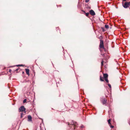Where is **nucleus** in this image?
Instances as JSON below:
<instances>
[{"mask_svg":"<svg viewBox=\"0 0 130 130\" xmlns=\"http://www.w3.org/2000/svg\"><path fill=\"white\" fill-rule=\"evenodd\" d=\"M105 80L106 82L107 83L108 82V79L107 78H106L105 79Z\"/></svg>","mask_w":130,"mask_h":130,"instance_id":"obj_13","label":"nucleus"},{"mask_svg":"<svg viewBox=\"0 0 130 130\" xmlns=\"http://www.w3.org/2000/svg\"><path fill=\"white\" fill-rule=\"evenodd\" d=\"M130 5V2H125L124 4H123V7L125 8H127Z\"/></svg>","mask_w":130,"mask_h":130,"instance_id":"obj_2","label":"nucleus"},{"mask_svg":"<svg viewBox=\"0 0 130 130\" xmlns=\"http://www.w3.org/2000/svg\"><path fill=\"white\" fill-rule=\"evenodd\" d=\"M18 69H17L16 70H15V71H18Z\"/></svg>","mask_w":130,"mask_h":130,"instance_id":"obj_24","label":"nucleus"},{"mask_svg":"<svg viewBox=\"0 0 130 130\" xmlns=\"http://www.w3.org/2000/svg\"><path fill=\"white\" fill-rule=\"evenodd\" d=\"M28 121H32V118L31 116L30 115H28Z\"/></svg>","mask_w":130,"mask_h":130,"instance_id":"obj_5","label":"nucleus"},{"mask_svg":"<svg viewBox=\"0 0 130 130\" xmlns=\"http://www.w3.org/2000/svg\"><path fill=\"white\" fill-rule=\"evenodd\" d=\"M25 70L26 72V74L27 75H28V76H29V70L28 69H25Z\"/></svg>","mask_w":130,"mask_h":130,"instance_id":"obj_6","label":"nucleus"},{"mask_svg":"<svg viewBox=\"0 0 130 130\" xmlns=\"http://www.w3.org/2000/svg\"><path fill=\"white\" fill-rule=\"evenodd\" d=\"M68 123V125H69L70 124H69V123Z\"/></svg>","mask_w":130,"mask_h":130,"instance_id":"obj_26","label":"nucleus"},{"mask_svg":"<svg viewBox=\"0 0 130 130\" xmlns=\"http://www.w3.org/2000/svg\"><path fill=\"white\" fill-rule=\"evenodd\" d=\"M82 11L84 13H85V11H84V10H82Z\"/></svg>","mask_w":130,"mask_h":130,"instance_id":"obj_23","label":"nucleus"},{"mask_svg":"<svg viewBox=\"0 0 130 130\" xmlns=\"http://www.w3.org/2000/svg\"><path fill=\"white\" fill-rule=\"evenodd\" d=\"M107 100L105 99H103L102 100V102L103 104H105L106 103Z\"/></svg>","mask_w":130,"mask_h":130,"instance_id":"obj_8","label":"nucleus"},{"mask_svg":"<svg viewBox=\"0 0 130 130\" xmlns=\"http://www.w3.org/2000/svg\"><path fill=\"white\" fill-rule=\"evenodd\" d=\"M89 12L90 14L92 15H94L95 14L94 12L92 10H90Z\"/></svg>","mask_w":130,"mask_h":130,"instance_id":"obj_4","label":"nucleus"},{"mask_svg":"<svg viewBox=\"0 0 130 130\" xmlns=\"http://www.w3.org/2000/svg\"><path fill=\"white\" fill-rule=\"evenodd\" d=\"M100 80L102 81H104V80L103 79V77H102V76H100Z\"/></svg>","mask_w":130,"mask_h":130,"instance_id":"obj_10","label":"nucleus"},{"mask_svg":"<svg viewBox=\"0 0 130 130\" xmlns=\"http://www.w3.org/2000/svg\"><path fill=\"white\" fill-rule=\"evenodd\" d=\"M100 47L101 48H104L103 45V41L102 40H100Z\"/></svg>","mask_w":130,"mask_h":130,"instance_id":"obj_3","label":"nucleus"},{"mask_svg":"<svg viewBox=\"0 0 130 130\" xmlns=\"http://www.w3.org/2000/svg\"><path fill=\"white\" fill-rule=\"evenodd\" d=\"M26 101V99H25L24 100H23V103H25Z\"/></svg>","mask_w":130,"mask_h":130,"instance_id":"obj_15","label":"nucleus"},{"mask_svg":"<svg viewBox=\"0 0 130 130\" xmlns=\"http://www.w3.org/2000/svg\"><path fill=\"white\" fill-rule=\"evenodd\" d=\"M89 14V13L88 12H87V13H86V15L87 16H88Z\"/></svg>","mask_w":130,"mask_h":130,"instance_id":"obj_14","label":"nucleus"},{"mask_svg":"<svg viewBox=\"0 0 130 130\" xmlns=\"http://www.w3.org/2000/svg\"><path fill=\"white\" fill-rule=\"evenodd\" d=\"M108 85L110 88H111V85L110 84H108Z\"/></svg>","mask_w":130,"mask_h":130,"instance_id":"obj_17","label":"nucleus"},{"mask_svg":"<svg viewBox=\"0 0 130 130\" xmlns=\"http://www.w3.org/2000/svg\"><path fill=\"white\" fill-rule=\"evenodd\" d=\"M89 0H86V1H85V2H88L89 1Z\"/></svg>","mask_w":130,"mask_h":130,"instance_id":"obj_19","label":"nucleus"},{"mask_svg":"<svg viewBox=\"0 0 130 130\" xmlns=\"http://www.w3.org/2000/svg\"><path fill=\"white\" fill-rule=\"evenodd\" d=\"M103 60L101 62V65L102 66L103 65Z\"/></svg>","mask_w":130,"mask_h":130,"instance_id":"obj_16","label":"nucleus"},{"mask_svg":"<svg viewBox=\"0 0 130 130\" xmlns=\"http://www.w3.org/2000/svg\"><path fill=\"white\" fill-rule=\"evenodd\" d=\"M77 124V123L76 122H73V123L71 124V125L73 126L74 127H75L76 126Z\"/></svg>","mask_w":130,"mask_h":130,"instance_id":"obj_7","label":"nucleus"},{"mask_svg":"<svg viewBox=\"0 0 130 130\" xmlns=\"http://www.w3.org/2000/svg\"><path fill=\"white\" fill-rule=\"evenodd\" d=\"M26 109L23 106H21L19 109V111L24 112H22L21 113V117L22 118L23 116L25 115L26 112L25 111Z\"/></svg>","mask_w":130,"mask_h":130,"instance_id":"obj_1","label":"nucleus"},{"mask_svg":"<svg viewBox=\"0 0 130 130\" xmlns=\"http://www.w3.org/2000/svg\"><path fill=\"white\" fill-rule=\"evenodd\" d=\"M126 1V0H123V1Z\"/></svg>","mask_w":130,"mask_h":130,"instance_id":"obj_25","label":"nucleus"},{"mask_svg":"<svg viewBox=\"0 0 130 130\" xmlns=\"http://www.w3.org/2000/svg\"><path fill=\"white\" fill-rule=\"evenodd\" d=\"M17 66H22V65H17Z\"/></svg>","mask_w":130,"mask_h":130,"instance_id":"obj_22","label":"nucleus"},{"mask_svg":"<svg viewBox=\"0 0 130 130\" xmlns=\"http://www.w3.org/2000/svg\"><path fill=\"white\" fill-rule=\"evenodd\" d=\"M11 69H9V72H10V73H11Z\"/></svg>","mask_w":130,"mask_h":130,"instance_id":"obj_21","label":"nucleus"},{"mask_svg":"<svg viewBox=\"0 0 130 130\" xmlns=\"http://www.w3.org/2000/svg\"><path fill=\"white\" fill-rule=\"evenodd\" d=\"M105 27L107 29H108L109 28V26L108 25H105Z\"/></svg>","mask_w":130,"mask_h":130,"instance_id":"obj_11","label":"nucleus"},{"mask_svg":"<svg viewBox=\"0 0 130 130\" xmlns=\"http://www.w3.org/2000/svg\"><path fill=\"white\" fill-rule=\"evenodd\" d=\"M84 127V126L83 125H82L80 126V127L81 128H83Z\"/></svg>","mask_w":130,"mask_h":130,"instance_id":"obj_18","label":"nucleus"},{"mask_svg":"<svg viewBox=\"0 0 130 130\" xmlns=\"http://www.w3.org/2000/svg\"><path fill=\"white\" fill-rule=\"evenodd\" d=\"M110 127L111 128H113L114 127V126H113L111 125L110 126Z\"/></svg>","mask_w":130,"mask_h":130,"instance_id":"obj_20","label":"nucleus"},{"mask_svg":"<svg viewBox=\"0 0 130 130\" xmlns=\"http://www.w3.org/2000/svg\"><path fill=\"white\" fill-rule=\"evenodd\" d=\"M110 121H111V120L110 119H109L108 120V124H111Z\"/></svg>","mask_w":130,"mask_h":130,"instance_id":"obj_12","label":"nucleus"},{"mask_svg":"<svg viewBox=\"0 0 130 130\" xmlns=\"http://www.w3.org/2000/svg\"><path fill=\"white\" fill-rule=\"evenodd\" d=\"M103 76L105 79L106 78H107L108 75L107 74H103Z\"/></svg>","mask_w":130,"mask_h":130,"instance_id":"obj_9","label":"nucleus"}]
</instances>
